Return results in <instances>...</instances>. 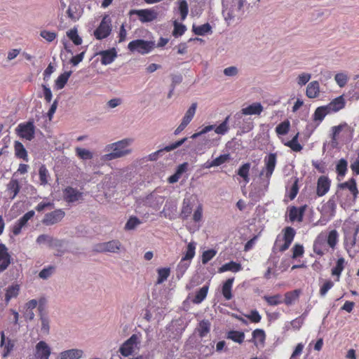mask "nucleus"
<instances>
[{"label":"nucleus","instance_id":"nucleus-1","mask_svg":"<svg viewBox=\"0 0 359 359\" xmlns=\"http://www.w3.org/2000/svg\"><path fill=\"white\" fill-rule=\"evenodd\" d=\"M339 242V233L337 230H331L328 233H320L313 241L314 253L322 257L328 252V248L334 250Z\"/></svg>","mask_w":359,"mask_h":359},{"label":"nucleus","instance_id":"nucleus-2","mask_svg":"<svg viewBox=\"0 0 359 359\" xmlns=\"http://www.w3.org/2000/svg\"><path fill=\"white\" fill-rule=\"evenodd\" d=\"M245 0H224L223 15L226 20H231L242 14Z\"/></svg>","mask_w":359,"mask_h":359},{"label":"nucleus","instance_id":"nucleus-3","mask_svg":"<svg viewBox=\"0 0 359 359\" xmlns=\"http://www.w3.org/2000/svg\"><path fill=\"white\" fill-rule=\"evenodd\" d=\"M132 142L131 139H124L109 144L107 147L111 149L112 152L104 155V159L111 161L129 154L130 151L128 149V147Z\"/></svg>","mask_w":359,"mask_h":359},{"label":"nucleus","instance_id":"nucleus-4","mask_svg":"<svg viewBox=\"0 0 359 359\" xmlns=\"http://www.w3.org/2000/svg\"><path fill=\"white\" fill-rule=\"evenodd\" d=\"M283 232V236L282 237L277 236L273 247L281 252H285L290 248L295 236V231L291 226L285 227Z\"/></svg>","mask_w":359,"mask_h":359},{"label":"nucleus","instance_id":"nucleus-5","mask_svg":"<svg viewBox=\"0 0 359 359\" xmlns=\"http://www.w3.org/2000/svg\"><path fill=\"white\" fill-rule=\"evenodd\" d=\"M141 343L140 335L133 334L119 348L118 352L123 357H128L139 350Z\"/></svg>","mask_w":359,"mask_h":359},{"label":"nucleus","instance_id":"nucleus-6","mask_svg":"<svg viewBox=\"0 0 359 359\" xmlns=\"http://www.w3.org/2000/svg\"><path fill=\"white\" fill-rule=\"evenodd\" d=\"M156 47L154 41H145L144 39H135L128 45V50L132 53H138L145 55L150 53Z\"/></svg>","mask_w":359,"mask_h":359},{"label":"nucleus","instance_id":"nucleus-7","mask_svg":"<svg viewBox=\"0 0 359 359\" xmlns=\"http://www.w3.org/2000/svg\"><path fill=\"white\" fill-rule=\"evenodd\" d=\"M230 118V116H227L225 119L218 126H215V125H209L203 127L201 131L195 133L191 136V138L196 139L199 136H201L203 134H205L212 130H215V133L217 135H225L229 130V121Z\"/></svg>","mask_w":359,"mask_h":359},{"label":"nucleus","instance_id":"nucleus-8","mask_svg":"<svg viewBox=\"0 0 359 359\" xmlns=\"http://www.w3.org/2000/svg\"><path fill=\"white\" fill-rule=\"evenodd\" d=\"M111 32V21L109 15H104L99 26L94 31V36L102 40L109 36Z\"/></svg>","mask_w":359,"mask_h":359},{"label":"nucleus","instance_id":"nucleus-9","mask_svg":"<svg viewBox=\"0 0 359 359\" xmlns=\"http://www.w3.org/2000/svg\"><path fill=\"white\" fill-rule=\"evenodd\" d=\"M264 166L262 168L260 175H264L269 180L275 170L277 163V155L276 153H270L264 157Z\"/></svg>","mask_w":359,"mask_h":359},{"label":"nucleus","instance_id":"nucleus-10","mask_svg":"<svg viewBox=\"0 0 359 359\" xmlns=\"http://www.w3.org/2000/svg\"><path fill=\"white\" fill-rule=\"evenodd\" d=\"M17 133L20 137L31 141L34 137L35 126L33 121L20 123L16 128Z\"/></svg>","mask_w":359,"mask_h":359},{"label":"nucleus","instance_id":"nucleus-11","mask_svg":"<svg viewBox=\"0 0 359 359\" xmlns=\"http://www.w3.org/2000/svg\"><path fill=\"white\" fill-rule=\"evenodd\" d=\"M129 15H137L139 17V20L141 22H150L156 20L158 16V13L152 9H140V10H130L129 11Z\"/></svg>","mask_w":359,"mask_h":359},{"label":"nucleus","instance_id":"nucleus-12","mask_svg":"<svg viewBox=\"0 0 359 359\" xmlns=\"http://www.w3.org/2000/svg\"><path fill=\"white\" fill-rule=\"evenodd\" d=\"M65 216V212L62 209H56L50 212L46 213L42 219L43 224L51 226L60 222Z\"/></svg>","mask_w":359,"mask_h":359},{"label":"nucleus","instance_id":"nucleus-13","mask_svg":"<svg viewBox=\"0 0 359 359\" xmlns=\"http://www.w3.org/2000/svg\"><path fill=\"white\" fill-rule=\"evenodd\" d=\"M63 198L68 203H75L83 199V193L72 187H67L63 190Z\"/></svg>","mask_w":359,"mask_h":359},{"label":"nucleus","instance_id":"nucleus-14","mask_svg":"<svg viewBox=\"0 0 359 359\" xmlns=\"http://www.w3.org/2000/svg\"><path fill=\"white\" fill-rule=\"evenodd\" d=\"M121 246L118 241L113 240L97 245L96 250L100 252H117Z\"/></svg>","mask_w":359,"mask_h":359},{"label":"nucleus","instance_id":"nucleus-15","mask_svg":"<svg viewBox=\"0 0 359 359\" xmlns=\"http://www.w3.org/2000/svg\"><path fill=\"white\" fill-rule=\"evenodd\" d=\"M331 181L328 177L320 176L317 181L316 194L321 197L325 196L330 190Z\"/></svg>","mask_w":359,"mask_h":359},{"label":"nucleus","instance_id":"nucleus-16","mask_svg":"<svg viewBox=\"0 0 359 359\" xmlns=\"http://www.w3.org/2000/svg\"><path fill=\"white\" fill-rule=\"evenodd\" d=\"M0 346L3 348L2 357L4 358H7L10 355L15 346V344L13 340L6 338L4 331L1 332Z\"/></svg>","mask_w":359,"mask_h":359},{"label":"nucleus","instance_id":"nucleus-17","mask_svg":"<svg viewBox=\"0 0 359 359\" xmlns=\"http://www.w3.org/2000/svg\"><path fill=\"white\" fill-rule=\"evenodd\" d=\"M50 353V348L46 342L40 341L36 344L35 356L37 359H48Z\"/></svg>","mask_w":359,"mask_h":359},{"label":"nucleus","instance_id":"nucleus-18","mask_svg":"<svg viewBox=\"0 0 359 359\" xmlns=\"http://www.w3.org/2000/svg\"><path fill=\"white\" fill-rule=\"evenodd\" d=\"M11 262V257L8 252V249L4 244L0 243V269L5 271Z\"/></svg>","mask_w":359,"mask_h":359},{"label":"nucleus","instance_id":"nucleus-19","mask_svg":"<svg viewBox=\"0 0 359 359\" xmlns=\"http://www.w3.org/2000/svg\"><path fill=\"white\" fill-rule=\"evenodd\" d=\"M306 206H301L299 208L295 206L290 207L289 209V218L290 222H302Z\"/></svg>","mask_w":359,"mask_h":359},{"label":"nucleus","instance_id":"nucleus-20","mask_svg":"<svg viewBox=\"0 0 359 359\" xmlns=\"http://www.w3.org/2000/svg\"><path fill=\"white\" fill-rule=\"evenodd\" d=\"M348 126L346 123H341L338 126H333L332 128V135H331V140L330 145L332 148H337L338 146V136L340 133L345 128H348Z\"/></svg>","mask_w":359,"mask_h":359},{"label":"nucleus","instance_id":"nucleus-21","mask_svg":"<svg viewBox=\"0 0 359 359\" xmlns=\"http://www.w3.org/2000/svg\"><path fill=\"white\" fill-rule=\"evenodd\" d=\"M263 109V106L260 102H254L243 108L241 111L243 115H260Z\"/></svg>","mask_w":359,"mask_h":359},{"label":"nucleus","instance_id":"nucleus-22","mask_svg":"<svg viewBox=\"0 0 359 359\" xmlns=\"http://www.w3.org/2000/svg\"><path fill=\"white\" fill-rule=\"evenodd\" d=\"M101 56V63L104 65L111 64L116 57L117 53L115 48H111L107 50H102L100 53Z\"/></svg>","mask_w":359,"mask_h":359},{"label":"nucleus","instance_id":"nucleus-23","mask_svg":"<svg viewBox=\"0 0 359 359\" xmlns=\"http://www.w3.org/2000/svg\"><path fill=\"white\" fill-rule=\"evenodd\" d=\"M330 113L337 112L345 107V100L342 95L339 96L326 105Z\"/></svg>","mask_w":359,"mask_h":359},{"label":"nucleus","instance_id":"nucleus-24","mask_svg":"<svg viewBox=\"0 0 359 359\" xmlns=\"http://www.w3.org/2000/svg\"><path fill=\"white\" fill-rule=\"evenodd\" d=\"M252 338L250 341L258 347L259 346H263L266 339L265 332L262 329H256L252 333Z\"/></svg>","mask_w":359,"mask_h":359},{"label":"nucleus","instance_id":"nucleus-25","mask_svg":"<svg viewBox=\"0 0 359 359\" xmlns=\"http://www.w3.org/2000/svg\"><path fill=\"white\" fill-rule=\"evenodd\" d=\"M339 186L341 189H348L353 200H355L358 197L359 191L357 188L356 181L354 178H351L347 182L340 184Z\"/></svg>","mask_w":359,"mask_h":359},{"label":"nucleus","instance_id":"nucleus-26","mask_svg":"<svg viewBox=\"0 0 359 359\" xmlns=\"http://www.w3.org/2000/svg\"><path fill=\"white\" fill-rule=\"evenodd\" d=\"M301 292L302 291L299 289L285 292L284 294L285 298L284 300H283V302L287 306L293 304L296 301L299 299Z\"/></svg>","mask_w":359,"mask_h":359},{"label":"nucleus","instance_id":"nucleus-27","mask_svg":"<svg viewBox=\"0 0 359 359\" xmlns=\"http://www.w3.org/2000/svg\"><path fill=\"white\" fill-rule=\"evenodd\" d=\"M234 278H228L222 285V294L226 300H230L233 297L232 287Z\"/></svg>","mask_w":359,"mask_h":359},{"label":"nucleus","instance_id":"nucleus-28","mask_svg":"<svg viewBox=\"0 0 359 359\" xmlns=\"http://www.w3.org/2000/svg\"><path fill=\"white\" fill-rule=\"evenodd\" d=\"M83 351L73 348L62 351L60 354V359H79L83 355Z\"/></svg>","mask_w":359,"mask_h":359},{"label":"nucleus","instance_id":"nucleus-29","mask_svg":"<svg viewBox=\"0 0 359 359\" xmlns=\"http://www.w3.org/2000/svg\"><path fill=\"white\" fill-rule=\"evenodd\" d=\"M20 186L19 182L16 179H11L7 184V191L11 199H14L20 192Z\"/></svg>","mask_w":359,"mask_h":359},{"label":"nucleus","instance_id":"nucleus-30","mask_svg":"<svg viewBox=\"0 0 359 359\" xmlns=\"http://www.w3.org/2000/svg\"><path fill=\"white\" fill-rule=\"evenodd\" d=\"M320 93V84L318 81L311 82L306 88V95L309 98H316Z\"/></svg>","mask_w":359,"mask_h":359},{"label":"nucleus","instance_id":"nucleus-31","mask_svg":"<svg viewBox=\"0 0 359 359\" xmlns=\"http://www.w3.org/2000/svg\"><path fill=\"white\" fill-rule=\"evenodd\" d=\"M242 270V266L240 263L235 262L233 261H231L228 263L223 264L221 267L219 268V273H224L226 271H232V272H238Z\"/></svg>","mask_w":359,"mask_h":359},{"label":"nucleus","instance_id":"nucleus-32","mask_svg":"<svg viewBox=\"0 0 359 359\" xmlns=\"http://www.w3.org/2000/svg\"><path fill=\"white\" fill-rule=\"evenodd\" d=\"M20 290V288L18 284L9 285L6 290L5 302L8 303L11 299L17 297L19 294Z\"/></svg>","mask_w":359,"mask_h":359},{"label":"nucleus","instance_id":"nucleus-33","mask_svg":"<svg viewBox=\"0 0 359 359\" xmlns=\"http://www.w3.org/2000/svg\"><path fill=\"white\" fill-rule=\"evenodd\" d=\"M14 149L15 154L17 158L28 161L27 151L21 142L15 141L14 144Z\"/></svg>","mask_w":359,"mask_h":359},{"label":"nucleus","instance_id":"nucleus-34","mask_svg":"<svg viewBox=\"0 0 359 359\" xmlns=\"http://www.w3.org/2000/svg\"><path fill=\"white\" fill-rule=\"evenodd\" d=\"M193 206L189 199L184 198L182 202V206L180 212V217L183 219H187L191 214Z\"/></svg>","mask_w":359,"mask_h":359},{"label":"nucleus","instance_id":"nucleus-35","mask_svg":"<svg viewBox=\"0 0 359 359\" xmlns=\"http://www.w3.org/2000/svg\"><path fill=\"white\" fill-rule=\"evenodd\" d=\"M345 260L343 257L337 259L335 266L332 269L331 273L334 276H337V281L339 280V277L344 269Z\"/></svg>","mask_w":359,"mask_h":359},{"label":"nucleus","instance_id":"nucleus-36","mask_svg":"<svg viewBox=\"0 0 359 359\" xmlns=\"http://www.w3.org/2000/svg\"><path fill=\"white\" fill-rule=\"evenodd\" d=\"M209 286L208 285L203 286L196 294L192 300L193 303L198 304H201L207 297Z\"/></svg>","mask_w":359,"mask_h":359},{"label":"nucleus","instance_id":"nucleus-37","mask_svg":"<svg viewBox=\"0 0 359 359\" xmlns=\"http://www.w3.org/2000/svg\"><path fill=\"white\" fill-rule=\"evenodd\" d=\"M186 140H187V138L184 137V138L179 140V141H177L168 146H166L165 147H164L163 149H160V150L157 151L156 152L153 153L152 154L150 155V159L155 160L157 154L162 151H170L172 150H174L175 149L180 147Z\"/></svg>","mask_w":359,"mask_h":359},{"label":"nucleus","instance_id":"nucleus-38","mask_svg":"<svg viewBox=\"0 0 359 359\" xmlns=\"http://www.w3.org/2000/svg\"><path fill=\"white\" fill-rule=\"evenodd\" d=\"M72 72H65L61 74L55 80V87L57 89H62L68 81L69 78L72 75Z\"/></svg>","mask_w":359,"mask_h":359},{"label":"nucleus","instance_id":"nucleus-39","mask_svg":"<svg viewBox=\"0 0 359 359\" xmlns=\"http://www.w3.org/2000/svg\"><path fill=\"white\" fill-rule=\"evenodd\" d=\"M59 242L58 240H55L53 237L46 234L39 235L36 238V243L38 244L47 243L49 247L57 245V243Z\"/></svg>","mask_w":359,"mask_h":359},{"label":"nucleus","instance_id":"nucleus-40","mask_svg":"<svg viewBox=\"0 0 359 359\" xmlns=\"http://www.w3.org/2000/svg\"><path fill=\"white\" fill-rule=\"evenodd\" d=\"M299 133H297L291 140L284 142V145L290 147L292 151L299 152L303 149V147L299 143Z\"/></svg>","mask_w":359,"mask_h":359},{"label":"nucleus","instance_id":"nucleus-41","mask_svg":"<svg viewBox=\"0 0 359 359\" xmlns=\"http://www.w3.org/2000/svg\"><path fill=\"white\" fill-rule=\"evenodd\" d=\"M327 107L326 105L318 107L314 111L313 120L321 122L326 115L331 114Z\"/></svg>","mask_w":359,"mask_h":359},{"label":"nucleus","instance_id":"nucleus-42","mask_svg":"<svg viewBox=\"0 0 359 359\" xmlns=\"http://www.w3.org/2000/svg\"><path fill=\"white\" fill-rule=\"evenodd\" d=\"M262 298L269 306H277L283 303L282 295L280 294L272 296L264 295Z\"/></svg>","mask_w":359,"mask_h":359},{"label":"nucleus","instance_id":"nucleus-43","mask_svg":"<svg viewBox=\"0 0 359 359\" xmlns=\"http://www.w3.org/2000/svg\"><path fill=\"white\" fill-rule=\"evenodd\" d=\"M250 169V163H245L242 165L239 169L238 170L237 174L241 177L245 183H248L250 182L249 177V172Z\"/></svg>","mask_w":359,"mask_h":359},{"label":"nucleus","instance_id":"nucleus-44","mask_svg":"<svg viewBox=\"0 0 359 359\" xmlns=\"http://www.w3.org/2000/svg\"><path fill=\"white\" fill-rule=\"evenodd\" d=\"M227 338L234 342L242 344L245 339V334L243 332L231 330L228 332Z\"/></svg>","mask_w":359,"mask_h":359},{"label":"nucleus","instance_id":"nucleus-45","mask_svg":"<svg viewBox=\"0 0 359 359\" xmlns=\"http://www.w3.org/2000/svg\"><path fill=\"white\" fill-rule=\"evenodd\" d=\"M158 278L156 284H161L165 281L170 274V269L169 267L159 268L157 269Z\"/></svg>","mask_w":359,"mask_h":359},{"label":"nucleus","instance_id":"nucleus-46","mask_svg":"<svg viewBox=\"0 0 359 359\" xmlns=\"http://www.w3.org/2000/svg\"><path fill=\"white\" fill-rule=\"evenodd\" d=\"M210 330V323L207 320H203L199 323L198 332L201 337H204L209 333Z\"/></svg>","mask_w":359,"mask_h":359},{"label":"nucleus","instance_id":"nucleus-47","mask_svg":"<svg viewBox=\"0 0 359 359\" xmlns=\"http://www.w3.org/2000/svg\"><path fill=\"white\" fill-rule=\"evenodd\" d=\"M348 163L344 158H341L336 165V172L339 177H344L347 172Z\"/></svg>","mask_w":359,"mask_h":359},{"label":"nucleus","instance_id":"nucleus-48","mask_svg":"<svg viewBox=\"0 0 359 359\" xmlns=\"http://www.w3.org/2000/svg\"><path fill=\"white\" fill-rule=\"evenodd\" d=\"M178 11L181 16V20H184L189 13V6L187 0H178Z\"/></svg>","mask_w":359,"mask_h":359},{"label":"nucleus","instance_id":"nucleus-49","mask_svg":"<svg viewBox=\"0 0 359 359\" xmlns=\"http://www.w3.org/2000/svg\"><path fill=\"white\" fill-rule=\"evenodd\" d=\"M196 107H197V103H196V102L192 103L191 107L187 111L182 121L188 125L191 121L192 118L194 116V114H195L196 110Z\"/></svg>","mask_w":359,"mask_h":359},{"label":"nucleus","instance_id":"nucleus-50","mask_svg":"<svg viewBox=\"0 0 359 359\" xmlns=\"http://www.w3.org/2000/svg\"><path fill=\"white\" fill-rule=\"evenodd\" d=\"M290 128V123L285 120L279 123L276 128V133L278 135H285L288 133Z\"/></svg>","mask_w":359,"mask_h":359},{"label":"nucleus","instance_id":"nucleus-51","mask_svg":"<svg viewBox=\"0 0 359 359\" xmlns=\"http://www.w3.org/2000/svg\"><path fill=\"white\" fill-rule=\"evenodd\" d=\"M67 35L69 37V39L76 45L79 46L82 43V39L81 37L78 34V31L76 28H73L67 32Z\"/></svg>","mask_w":359,"mask_h":359},{"label":"nucleus","instance_id":"nucleus-52","mask_svg":"<svg viewBox=\"0 0 359 359\" xmlns=\"http://www.w3.org/2000/svg\"><path fill=\"white\" fill-rule=\"evenodd\" d=\"M193 32L198 36H203L211 31V26L209 23H205L200 26L193 25Z\"/></svg>","mask_w":359,"mask_h":359},{"label":"nucleus","instance_id":"nucleus-53","mask_svg":"<svg viewBox=\"0 0 359 359\" xmlns=\"http://www.w3.org/2000/svg\"><path fill=\"white\" fill-rule=\"evenodd\" d=\"M39 175L40 184L41 185H46L48 182L49 174L45 165L43 164L39 167Z\"/></svg>","mask_w":359,"mask_h":359},{"label":"nucleus","instance_id":"nucleus-54","mask_svg":"<svg viewBox=\"0 0 359 359\" xmlns=\"http://www.w3.org/2000/svg\"><path fill=\"white\" fill-rule=\"evenodd\" d=\"M196 243L190 242L187 245V248L185 252L184 255L182 257L184 259L191 260L195 256V250H196Z\"/></svg>","mask_w":359,"mask_h":359},{"label":"nucleus","instance_id":"nucleus-55","mask_svg":"<svg viewBox=\"0 0 359 359\" xmlns=\"http://www.w3.org/2000/svg\"><path fill=\"white\" fill-rule=\"evenodd\" d=\"M217 255V251L214 249H210L205 250L203 252L201 256V262L203 264H206L208 262H210L215 255Z\"/></svg>","mask_w":359,"mask_h":359},{"label":"nucleus","instance_id":"nucleus-56","mask_svg":"<svg viewBox=\"0 0 359 359\" xmlns=\"http://www.w3.org/2000/svg\"><path fill=\"white\" fill-rule=\"evenodd\" d=\"M76 154L81 159L83 160H89L93 158L92 153L86 149H82L80 147H76Z\"/></svg>","mask_w":359,"mask_h":359},{"label":"nucleus","instance_id":"nucleus-57","mask_svg":"<svg viewBox=\"0 0 359 359\" xmlns=\"http://www.w3.org/2000/svg\"><path fill=\"white\" fill-rule=\"evenodd\" d=\"M334 286V282L331 280H326L324 283L320 286L319 290V294L320 297H325L327 292Z\"/></svg>","mask_w":359,"mask_h":359},{"label":"nucleus","instance_id":"nucleus-58","mask_svg":"<svg viewBox=\"0 0 359 359\" xmlns=\"http://www.w3.org/2000/svg\"><path fill=\"white\" fill-rule=\"evenodd\" d=\"M186 27L185 25L178 23L177 22L175 21L174 22V30L172 32V34L175 37H178L184 34V33L186 31Z\"/></svg>","mask_w":359,"mask_h":359},{"label":"nucleus","instance_id":"nucleus-59","mask_svg":"<svg viewBox=\"0 0 359 359\" xmlns=\"http://www.w3.org/2000/svg\"><path fill=\"white\" fill-rule=\"evenodd\" d=\"M292 259H296L297 257H302L304 253V249L302 245L296 243L292 249Z\"/></svg>","mask_w":359,"mask_h":359},{"label":"nucleus","instance_id":"nucleus-60","mask_svg":"<svg viewBox=\"0 0 359 359\" xmlns=\"http://www.w3.org/2000/svg\"><path fill=\"white\" fill-rule=\"evenodd\" d=\"M190 264V260H187L182 258L180 263L177 265L178 273H180L181 275L182 276L189 267Z\"/></svg>","mask_w":359,"mask_h":359},{"label":"nucleus","instance_id":"nucleus-61","mask_svg":"<svg viewBox=\"0 0 359 359\" xmlns=\"http://www.w3.org/2000/svg\"><path fill=\"white\" fill-rule=\"evenodd\" d=\"M140 224V221L138 218L136 217H131L126 222L125 229L127 230H132L134 229Z\"/></svg>","mask_w":359,"mask_h":359},{"label":"nucleus","instance_id":"nucleus-62","mask_svg":"<svg viewBox=\"0 0 359 359\" xmlns=\"http://www.w3.org/2000/svg\"><path fill=\"white\" fill-rule=\"evenodd\" d=\"M334 79L340 87H344L348 81V76L344 73H338L335 75Z\"/></svg>","mask_w":359,"mask_h":359},{"label":"nucleus","instance_id":"nucleus-63","mask_svg":"<svg viewBox=\"0 0 359 359\" xmlns=\"http://www.w3.org/2000/svg\"><path fill=\"white\" fill-rule=\"evenodd\" d=\"M40 36L48 42H52L56 39L57 34L54 32L43 30L40 33Z\"/></svg>","mask_w":359,"mask_h":359},{"label":"nucleus","instance_id":"nucleus-64","mask_svg":"<svg viewBox=\"0 0 359 359\" xmlns=\"http://www.w3.org/2000/svg\"><path fill=\"white\" fill-rule=\"evenodd\" d=\"M203 205L199 204L195 210L193 215V220L195 222H199L203 218Z\"/></svg>","mask_w":359,"mask_h":359}]
</instances>
